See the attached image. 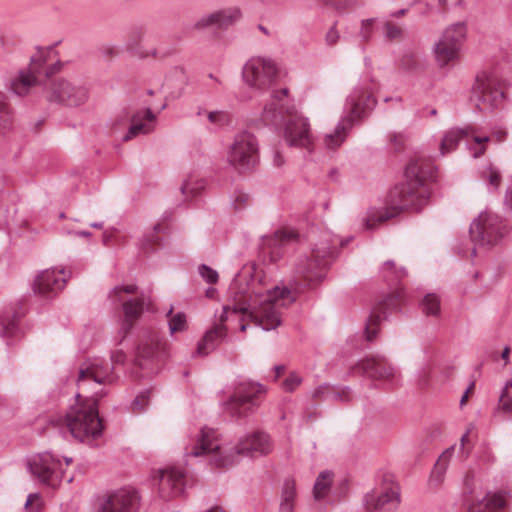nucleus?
<instances>
[{"mask_svg":"<svg viewBox=\"0 0 512 512\" xmlns=\"http://www.w3.org/2000/svg\"><path fill=\"white\" fill-rule=\"evenodd\" d=\"M229 290L234 303L223 307L220 322L238 317L241 331L247 328L243 323L245 319L251 320L265 331L277 328L281 324V309L289 307L296 300V288L291 290L271 283L255 265H245L233 279ZM225 336L226 329L223 324L215 325L198 342L195 354L208 355Z\"/></svg>","mask_w":512,"mask_h":512,"instance_id":"1","label":"nucleus"},{"mask_svg":"<svg viewBox=\"0 0 512 512\" xmlns=\"http://www.w3.org/2000/svg\"><path fill=\"white\" fill-rule=\"evenodd\" d=\"M113 381V366L103 359H89L81 365L77 378V402L59 420L73 438L92 445L102 437L103 425L97 404L106 395L104 386Z\"/></svg>","mask_w":512,"mask_h":512,"instance_id":"2","label":"nucleus"},{"mask_svg":"<svg viewBox=\"0 0 512 512\" xmlns=\"http://www.w3.org/2000/svg\"><path fill=\"white\" fill-rule=\"evenodd\" d=\"M272 449L270 436L262 431L247 434L234 444L223 445L215 429L203 427L186 444L184 456H205L214 466L227 468L236 464L240 456H263L269 454Z\"/></svg>","mask_w":512,"mask_h":512,"instance_id":"3","label":"nucleus"},{"mask_svg":"<svg viewBox=\"0 0 512 512\" xmlns=\"http://www.w3.org/2000/svg\"><path fill=\"white\" fill-rule=\"evenodd\" d=\"M407 182L394 187L389 194L387 208H371L361 218V227L371 230L377 223L387 221L395 217L402 210L418 211L424 207L430 197V190L424 184V172L418 161H411L405 169Z\"/></svg>","mask_w":512,"mask_h":512,"instance_id":"4","label":"nucleus"},{"mask_svg":"<svg viewBox=\"0 0 512 512\" xmlns=\"http://www.w3.org/2000/svg\"><path fill=\"white\" fill-rule=\"evenodd\" d=\"M286 88L274 91L271 99L264 106L262 120L268 125H281L282 136L290 147L311 152L315 138L311 132L309 119L287 101Z\"/></svg>","mask_w":512,"mask_h":512,"instance_id":"5","label":"nucleus"},{"mask_svg":"<svg viewBox=\"0 0 512 512\" xmlns=\"http://www.w3.org/2000/svg\"><path fill=\"white\" fill-rule=\"evenodd\" d=\"M376 85L372 83L369 76L361 79L360 84L347 97L344 116L337 124L333 133L326 134L324 145L327 149L339 147L345 140L347 131L354 123L367 115L376 104L373 91Z\"/></svg>","mask_w":512,"mask_h":512,"instance_id":"6","label":"nucleus"},{"mask_svg":"<svg viewBox=\"0 0 512 512\" xmlns=\"http://www.w3.org/2000/svg\"><path fill=\"white\" fill-rule=\"evenodd\" d=\"M338 238H331L326 235L323 240L316 244L309 256L298 260L295 267V282L311 287L325 277V271L335 253Z\"/></svg>","mask_w":512,"mask_h":512,"instance_id":"7","label":"nucleus"},{"mask_svg":"<svg viewBox=\"0 0 512 512\" xmlns=\"http://www.w3.org/2000/svg\"><path fill=\"white\" fill-rule=\"evenodd\" d=\"M73 462L71 457H60L49 451L37 453L27 459V470L33 479L50 488H57L62 481L70 483L72 476H66L64 466Z\"/></svg>","mask_w":512,"mask_h":512,"instance_id":"8","label":"nucleus"},{"mask_svg":"<svg viewBox=\"0 0 512 512\" xmlns=\"http://www.w3.org/2000/svg\"><path fill=\"white\" fill-rule=\"evenodd\" d=\"M266 388L251 381L239 382L222 407L227 415L235 419H242L252 414L260 405L259 395L264 394Z\"/></svg>","mask_w":512,"mask_h":512,"instance_id":"9","label":"nucleus"},{"mask_svg":"<svg viewBox=\"0 0 512 512\" xmlns=\"http://www.w3.org/2000/svg\"><path fill=\"white\" fill-rule=\"evenodd\" d=\"M226 159L230 166L241 173L250 172L259 163V143L254 134L241 131L227 149Z\"/></svg>","mask_w":512,"mask_h":512,"instance_id":"10","label":"nucleus"},{"mask_svg":"<svg viewBox=\"0 0 512 512\" xmlns=\"http://www.w3.org/2000/svg\"><path fill=\"white\" fill-rule=\"evenodd\" d=\"M508 232V225L501 217L488 210L481 212L469 229L472 241L480 246L497 244Z\"/></svg>","mask_w":512,"mask_h":512,"instance_id":"11","label":"nucleus"},{"mask_svg":"<svg viewBox=\"0 0 512 512\" xmlns=\"http://www.w3.org/2000/svg\"><path fill=\"white\" fill-rule=\"evenodd\" d=\"M462 139L474 158H479L486 152V145L490 138L487 135H478L473 126L466 128H451L447 130L439 142V155L445 156L455 151Z\"/></svg>","mask_w":512,"mask_h":512,"instance_id":"12","label":"nucleus"},{"mask_svg":"<svg viewBox=\"0 0 512 512\" xmlns=\"http://www.w3.org/2000/svg\"><path fill=\"white\" fill-rule=\"evenodd\" d=\"M242 79L254 90H268L276 81L278 67L276 62L263 56L249 58L242 67Z\"/></svg>","mask_w":512,"mask_h":512,"instance_id":"13","label":"nucleus"},{"mask_svg":"<svg viewBox=\"0 0 512 512\" xmlns=\"http://www.w3.org/2000/svg\"><path fill=\"white\" fill-rule=\"evenodd\" d=\"M45 95L50 102L80 107L88 101L89 90L78 80L56 79L46 88Z\"/></svg>","mask_w":512,"mask_h":512,"instance_id":"14","label":"nucleus"},{"mask_svg":"<svg viewBox=\"0 0 512 512\" xmlns=\"http://www.w3.org/2000/svg\"><path fill=\"white\" fill-rule=\"evenodd\" d=\"M53 53V49H41L31 58L27 71H21L13 80L11 88L19 96L26 95L38 82L41 75L50 76L56 69L53 64H47V57Z\"/></svg>","mask_w":512,"mask_h":512,"instance_id":"15","label":"nucleus"},{"mask_svg":"<svg viewBox=\"0 0 512 512\" xmlns=\"http://www.w3.org/2000/svg\"><path fill=\"white\" fill-rule=\"evenodd\" d=\"M473 95L481 111L496 108L504 100L501 82L496 74L490 72H481L477 75Z\"/></svg>","mask_w":512,"mask_h":512,"instance_id":"16","label":"nucleus"},{"mask_svg":"<svg viewBox=\"0 0 512 512\" xmlns=\"http://www.w3.org/2000/svg\"><path fill=\"white\" fill-rule=\"evenodd\" d=\"M137 286L134 284L115 286L109 293V299L113 303H119L124 311L123 329L128 331L133 322L140 317L143 312L145 301L143 298L129 299V295L135 294Z\"/></svg>","mask_w":512,"mask_h":512,"instance_id":"17","label":"nucleus"},{"mask_svg":"<svg viewBox=\"0 0 512 512\" xmlns=\"http://www.w3.org/2000/svg\"><path fill=\"white\" fill-rule=\"evenodd\" d=\"M357 369L372 380L381 381L390 385L397 384L401 378L399 369L382 356L361 360L357 365Z\"/></svg>","mask_w":512,"mask_h":512,"instance_id":"18","label":"nucleus"},{"mask_svg":"<svg viewBox=\"0 0 512 512\" xmlns=\"http://www.w3.org/2000/svg\"><path fill=\"white\" fill-rule=\"evenodd\" d=\"M401 295V291L396 289L375 305L365 326L364 335L367 341L377 337L380 323L387 318L388 312L398 309Z\"/></svg>","mask_w":512,"mask_h":512,"instance_id":"19","label":"nucleus"},{"mask_svg":"<svg viewBox=\"0 0 512 512\" xmlns=\"http://www.w3.org/2000/svg\"><path fill=\"white\" fill-rule=\"evenodd\" d=\"M400 503V490L397 485L371 491L364 497V505L369 511L393 512Z\"/></svg>","mask_w":512,"mask_h":512,"instance_id":"20","label":"nucleus"},{"mask_svg":"<svg viewBox=\"0 0 512 512\" xmlns=\"http://www.w3.org/2000/svg\"><path fill=\"white\" fill-rule=\"evenodd\" d=\"M242 17V12L238 7H227L204 14L194 23V28L203 30L209 27H216L226 30L235 25Z\"/></svg>","mask_w":512,"mask_h":512,"instance_id":"21","label":"nucleus"},{"mask_svg":"<svg viewBox=\"0 0 512 512\" xmlns=\"http://www.w3.org/2000/svg\"><path fill=\"white\" fill-rule=\"evenodd\" d=\"M139 506L138 493L133 489H120L110 494L97 512H136Z\"/></svg>","mask_w":512,"mask_h":512,"instance_id":"22","label":"nucleus"},{"mask_svg":"<svg viewBox=\"0 0 512 512\" xmlns=\"http://www.w3.org/2000/svg\"><path fill=\"white\" fill-rule=\"evenodd\" d=\"M67 282L66 274L63 269H47L37 275L33 283L35 293L51 297L60 292Z\"/></svg>","mask_w":512,"mask_h":512,"instance_id":"23","label":"nucleus"},{"mask_svg":"<svg viewBox=\"0 0 512 512\" xmlns=\"http://www.w3.org/2000/svg\"><path fill=\"white\" fill-rule=\"evenodd\" d=\"M185 474L178 468H167L158 473V489L163 499L177 497L184 492Z\"/></svg>","mask_w":512,"mask_h":512,"instance_id":"24","label":"nucleus"},{"mask_svg":"<svg viewBox=\"0 0 512 512\" xmlns=\"http://www.w3.org/2000/svg\"><path fill=\"white\" fill-rule=\"evenodd\" d=\"M169 347L166 338L158 332L146 333L137 348V356L144 360L158 359L164 356Z\"/></svg>","mask_w":512,"mask_h":512,"instance_id":"25","label":"nucleus"},{"mask_svg":"<svg viewBox=\"0 0 512 512\" xmlns=\"http://www.w3.org/2000/svg\"><path fill=\"white\" fill-rule=\"evenodd\" d=\"M156 116L150 109L135 113L131 119L128 132L123 136V141H129L140 134H148L155 128Z\"/></svg>","mask_w":512,"mask_h":512,"instance_id":"26","label":"nucleus"},{"mask_svg":"<svg viewBox=\"0 0 512 512\" xmlns=\"http://www.w3.org/2000/svg\"><path fill=\"white\" fill-rule=\"evenodd\" d=\"M506 505L504 496L500 493H487L481 499L473 501L468 512H499Z\"/></svg>","mask_w":512,"mask_h":512,"instance_id":"27","label":"nucleus"},{"mask_svg":"<svg viewBox=\"0 0 512 512\" xmlns=\"http://www.w3.org/2000/svg\"><path fill=\"white\" fill-rule=\"evenodd\" d=\"M433 50L439 66L445 67L459 58L461 48L440 37Z\"/></svg>","mask_w":512,"mask_h":512,"instance_id":"28","label":"nucleus"},{"mask_svg":"<svg viewBox=\"0 0 512 512\" xmlns=\"http://www.w3.org/2000/svg\"><path fill=\"white\" fill-rule=\"evenodd\" d=\"M467 36V27L464 22L449 25L442 33L441 38L462 48Z\"/></svg>","mask_w":512,"mask_h":512,"instance_id":"29","label":"nucleus"},{"mask_svg":"<svg viewBox=\"0 0 512 512\" xmlns=\"http://www.w3.org/2000/svg\"><path fill=\"white\" fill-rule=\"evenodd\" d=\"M294 236L293 232L277 231L272 237H265L262 241V249L264 252L271 254V260L276 261L279 257V253L274 250V247L283 245L286 241Z\"/></svg>","mask_w":512,"mask_h":512,"instance_id":"30","label":"nucleus"},{"mask_svg":"<svg viewBox=\"0 0 512 512\" xmlns=\"http://www.w3.org/2000/svg\"><path fill=\"white\" fill-rule=\"evenodd\" d=\"M295 498V482L292 479H287L282 488L279 512H293Z\"/></svg>","mask_w":512,"mask_h":512,"instance_id":"31","label":"nucleus"},{"mask_svg":"<svg viewBox=\"0 0 512 512\" xmlns=\"http://www.w3.org/2000/svg\"><path fill=\"white\" fill-rule=\"evenodd\" d=\"M381 275L385 281L390 285H397L403 278L407 276V271L404 267L396 268L392 260L386 261L381 270Z\"/></svg>","mask_w":512,"mask_h":512,"instance_id":"32","label":"nucleus"},{"mask_svg":"<svg viewBox=\"0 0 512 512\" xmlns=\"http://www.w3.org/2000/svg\"><path fill=\"white\" fill-rule=\"evenodd\" d=\"M454 449L455 447L451 446L440 455L431 473V482L439 484L442 481L443 476L447 470L449 460L454 452Z\"/></svg>","mask_w":512,"mask_h":512,"instance_id":"33","label":"nucleus"},{"mask_svg":"<svg viewBox=\"0 0 512 512\" xmlns=\"http://www.w3.org/2000/svg\"><path fill=\"white\" fill-rule=\"evenodd\" d=\"M333 474L330 471H322L314 484L313 493L316 500L325 498L332 484Z\"/></svg>","mask_w":512,"mask_h":512,"instance_id":"34","label":"nucleus"},{"mask_svg":"<svg viewBox=\"0 0 512 512\" xmlns=\"http://www.w3.org/2000/svg\"><path fill=\"white\" fill-rule=\"evenodd\" d=\"M481 178L490 191L497 190L502 179L499 169L492 164L483 167L481 170Z\"/></svg>","mask_w":512,"mask_h":512,"instance_id":"35","label":"nucleus"},{"mask_svg":"<svg viewBox=\"0 0 512 512\" xmlns=\"http://www.w3.org/2000/svg\"><path fill=\"white\" fill-rule=\"evenodd\" d=\"M497 413L512 414V378L506 382L496 407Z\"/></svg>","mask_w":512,"mask_h":512,"instance_id":"36","label":"nucleus"},{"mask_svg":"<svg viewBox=\"0 0 512 512\" xmlns=\"http://www.w3.org/2000/svg\"><path fill=\"white\" fill-rule=\"evenodd\" d=\"M206 186V181L196 175H190L182 184L181 191L187 197H194Z\"/></svg>","mask_w":512,"mask_h":512,"instance_id":"37","label":"nucleus"},{"mask_svg":"<svg viewBox=\"0 0 512 512\" xmlns=\"http://www.w3.org/2000/svg\"><path fill=\"white\" fill-rule=\"evenodd\" d=\"M421 310L426 316H433L437 317L440 315L441 311V302L440 298L435 293H429L427 294L421 304Z\"/></svg>","mask_w":512,"mask_h":512,"instance_id":"38","label":"nucleus"},{"mask_svg":"<svg viewBox=\"0 0 512 512\" xmlns=\"http://www.w3.org/2000/svg\"><path fill=\"white\" fill-rule=\"evenodd\" d=\"M173 308L171 307L167 312V316H171L169 320V331L171 334L176 332H182L187 329V320L186 315L182 312H178L175 315H172Z\"/></svg>","mask_w":512,"mask_h":512,"instance_id":"39","label":"nucleus"},{"mask_svg":"<svg viewBox=\"0 0 512 512\" xmlns=\"http://www.w3.org/2000/svg\"><path fill=\"white\" fill-rule=\"evenodd\" d=\"M146 34L144 27H134L130 30L127 37V48L136 52L139 44L143 41Z\"/></svg>","mask_w":512,"mask_h":512,"instance_id":"40","label":"nucleus"},{"mask_svg":"<svg viewBox=\"0 0 512 512\" xmlns=\"http://www.w3.org/2000/svg\"><path fill=\"white\" fill-rule=\"evenodd\" d=\"M383 33L388 40H398L403 37L404 31L400 24L387 20L383 24Z\"/></svg>","mask_w":512,"mask_h":512,"instance_id":"41","label":"nucleus"},{"mask_svg":"<svg viewBox=\"0 0 512 512\" xmlns=\"http://www.w3.org/2000/svg\"><path fill=\"white\" fill-rule=\"evenodd\" d=\"M206 115L208 121L215 127H223L231 121L230 114L222 110L209 111Z\"/></svg>","mask_w":512,"mask_h":512,"instance_id":"42","label":"nucleus"},{"mask_svg":"<svg viewBox=\"0 0 512 512\" xmlns=\"http://www.w3.org/2000/svg\"><path fill=\"white\" fill-rule=\"evenodd\" d=\"M150 401V391L144 390L140 392L131 404V409L134 413H141L148 407Z\"/></svg>","mask_w":512,"mask_h":512,"instance_id":"43","label":"nucleus"},{"mask_svg":"<svg viewBox=\"0 0 512 512\" xmlns=\"http://www.w3.org/2000/svg\"><path fill=\"white\" fill-rule=\"evenodd\" d=\"M375 23V18L364 19L361 21V26L359 30V37L361 41L367 42L371 39L375 30Z\"/></svg>","mask_w":512,"mask_h":512,"instance_id":"44","label":"nucleus"},{"mask_svg":"<svg viewBox=\"0 0 512 512\" xmlns=\"http://www.w3.org/2000/svg\"><path fill=\"white\" fill-rule=\"evenodd\" d=\"M0 335L2 337H11L18 331L17 321L15 318H1L0 317Z\"/></svg>","mask_w":512,"mask_h":512,"instance_id":"45","label":"nucleus"},{"mask_svg":"<svg viewBox=\"0 0 512 512\" xmlns=\"http://www.w3.org/2000/svg\"><path fill=\"white\" fill-rule=\"evenodd\" d=\"M302 382V376L299 373L293 371L290 372L289 375L284 379L282 388L286 392H293L302 384Z\"/></svg>","mask_w":512,"mask_h":512,"instance_id":"46","label":"nucleus"},{"mask_svg":"<svg viewBox=\"0 0 512 512\" xmlns=\"http://www.w3.org/2000/svg\"><path fill=\"white\" fill-rule=\"evenodd\" d=\"M43 505L42 496L39 493H32L28 495L24 508L26 512H40Z\"/></svg>","mask_w":512,"mask_h":512,"instance_id":"47","label":"nucleus"},{"mask_svg":"<svg viewBox=\"0 0 512 512\" xmlns=\"http://www.w3.org/2000/svg\"><path fill=\"white\" fill-rule=\"evenodd\" d=\"M232 206L235 210L244 209L250 203V197L247 193L236 190L231 195Z\"/></svg>","mask_w":512,"mask_h":512,"instance_id":"48","label":"nucleus"},{"mask_svg":"<svg viewBox=\"0 0 512 512\" xmlns=\"http://www.w3.org/2000/svg\"><path fill=\"white\" fill-rule=\"evenodd\" d=\"M340 32L337 28V22H334L331 27L327 30L324 36L325 45L328 47H334L340 41Z\"/></svg>","mask_w":512,"mask_h":512,"instance_id":"49","label":"nucleus"},{"mask_svg":"<svg viewBox=\"0 0 512 512\" xmlns=\"http://www.w3.org/2000/svg\"><path fill=\"white\" fill-rule=\"evenodd\" d=\"M198 272L200 276L209 284H214L218 281L217 271L205 264H202L198 267Z\"/></svg>","mask_w":512,"mask_h":512,"instance_id":"50","label":"nucleus"},{"mask_svg":"<svg viewBox=\"0 0 512 512\" xmlns=\"http://www.w3.org/2000/svg\"><path fill=\"white\" fill-rule=\"evenodd\" d=\"M350 400V390L347 387L335 388L331 386L329 401H348Z\"/></svg>","mask_w":512,"mask_h":512,"instance_id":"51","label":"nucleus"},{"mask_svg":"<svg viewBox=\"0 0 512 512\" xmlns=\"http://www.w3.org/2000/svg\"><path fill=\"white\" fill-rule=\"evenodd\" d=\"M10 122V111L4 94L0 93V128H5Z\"/></svg>","mask_w":512,"mask_h":512,"instance_id":"52","label":"nucleus"},{"mask_svg":"<svg viewBox=\"0 0 512 512\" xmlns=\"http://www.w3.org/2000/svg\"><path fill=\"white\" fill-rule=\"evenodd\" d=\"M330 390H331V386L329 384L324 383V384L318 386L314 390L312 397L314 399L329 400L330 399Z\"/></svg>","mask_w":512,"mask_h":512,"instance_id":"53","label":"nucleus"},{"mask_svg":"<svg viewBox=\"0 0 512 512\" xmlns=\"http://www.w3.org/2000/svg\"><path fill=\"white\" fill-rule=\"evenodd\" d=\"M126 359V355L122 350H115L111 353V361L113 364L123 363Z\"/></svg>","mask_w":512,"mask_h":512,"instance_id":"54","label":"nucleus"},{"mask_svg":"<svg viewBox=\"0 0 512 512\" xmlns=\"http://www.w3.org/2000/svg\"><path fill=\"white\" fill-rule=\"evenodd\" d=\"M507 132L503 129H497L492 132V136H488L490 139H495L496 142H503L506 139ZM491 140H489L490 142Z\"/></svg>","mask_w":512,"mask_h":512,"instance_id":"55","label":"nucleus"},{"mask_svg":"<svg viewBox=\"0 0 512 512\" xmlns=\"http://www.w3.org/2000/svg\"><path fill=\"white\" fill-rule=\"evenodd\" d=\"M474 387L475 383L471 382L460 399V407H463L467 403L469 395L472 393Z\"/></svg>","mask_w":512,"mask_h":512,"instance_id":"56","label":"nucleus"},{"mask_svg":"<svg viewBox=\"0 0 512 512\" xmlns=\"http://www.w3.org/2000/svg\"><path fill=\"white\" fill-rule=\"evenodd\" d=\"M469 442V431L462 435L460 439V451L463 454V457L466 458L468 456V451H465V445Z\"/></svg>","mask_w":512,"mask_h":512,"instance_id":"57","label":"nucleus"},{"mask_svg":"<svg viewBox=\"0 0 512 512\" xmlns=\"http://www.w3.org/2000/svg\"><path fill=\"white\" fill-rule=\"evenodd\" d=\"M511 353V349L509 346H505L500 353V359L503 361V365L506 366L509 363V356Z\"/></svg>","mask_w":512,"mask_h":512,"instance_id":"58","label":"nucleus"},{"mask_svg":"<svg viewBox=\"0 0 512 512\" xmlns=\"http://www.w3.org/2000/svg\"><path fill=\"white\" fill-rule=\"evenodd\" d=\"M438 3L442 7H447L448 5L459 6L462 5L463 0H438Z\"/></svg>","mask_w":512,"mask_h":512,"instance_id":"59","label":"nucleus"},{"mask_svg":"<svg viewBox=\"0 0 512 512\" xmlns=\"http://www.w3.org/2000/svg\"><path fill=\"white\" fill-rule=\"evenodd\" d=\"M273 162H274V165L277 167H280L284 164L285 159L279 151H275L274 157H273Z\"/></svg>","mask_w":512,"mask_h":512,"instance_id":"60","label":"nucleus"},{"mask_svg":"<svg viewBox=\"0 0 512 512\" xmlns=\"http://www.w3.org/2000/svg\"><path fill=\"white\" fill-rule=\"evenodd\" d=\"M407 12H408L407 8H402L395 12L390 13V17L399 18V17L405 16L407 14Z\"/></svg>","mask_w":512,"mask_h":512,"instance_id":"61","label":"nucleus"},{"mask_svg":"<svg viewBox=\"0 0 512 512\" xmlns=\"http://www.w3.org/2000/svg\"><path fill=\"white\" fill-rule=\"evenodd\" d=\"M391 141L395 143L396 148H400L403 144V137L402 135H393Z\"/></svg>","mask_w":512,"mask_h":512,"instance_id":"62","label":"nucleus"},{"mask_svg":"<svg viewBox=\"0 0 512 512\" xmlns=\"http://www.w3.org/2000/svg\"><path fill=\"white\" fill-rule=\"evenodd\" d=\"M275 373H276V376H275V379H277L278 377H280V375L284 372L285 370V366L283 365H277L275 366Z\"/></svg>","mask_w":512,"mask_h":512,"instance_id":"63","label":"nucleus"},{"mask_svg":"<svg viewBox=\"0 0 512 512\" xmlns=\"http://www.w3.org/2000/svg\"><path fill=\"white\" fill-rule=\"evenodd\" d=\"M205 512H224V511L219 507H212V508L206 510Z\"/></svg>","mask_w":512,"mask_h":512,"instance_id":"64","label":"nucleus"}]
</instances>
